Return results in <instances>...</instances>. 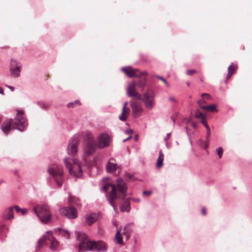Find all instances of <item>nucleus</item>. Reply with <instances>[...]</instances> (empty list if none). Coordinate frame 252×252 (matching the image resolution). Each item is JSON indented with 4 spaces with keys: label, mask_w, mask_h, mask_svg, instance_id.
I'll return each instance as SVG.
<instances>
[{
    "label": "nucleus",
    "mask_w": 252,
    "mask_h": 252,
    "mask_svg": "<svg viewBox=\"0 0 252 252\" xmlns=\"http://www.w3.org/2000/svg\"><path fill=\"white\" fill-rule=\"evenodd\" d=\"M238 66L236 64L232 63L228 67V74L226 77V81L229 80L231 76L235 73Z\"/></svg>",
    "instance_id": "obj_18"
},
{
    "label": "nucleus",
    "mask_w": 252,
    "mask_h": 252,
    "mask_svg": "<svg viewBox=\"0 0 252 252\" xmlns=\"http://www.w3.org/2000/svg\"><path fill=\"white\" fill-rule=\"evenodd\" d=\"M195 117L203 119V118H205V115L203 113H201L199 110H196L195 111Z\"/></svg>",
    "instance_id": "obj_32"
},
{
    "label": "nucleus",
    "mask_w": 252,
    "mask_h": 252,
    "mask_svg": "<svg viewBox=\"0 0 252 252\" xmlns=\"http://www.w3.org/2000/svg\"><path fill=\"white\" fill-rule=\"evenodd\" d=\"M23 110H19L17 111L15 121L12 119H10L3 122L0 126L2 132L8 134L12 129L24 131L28 124L26 119L23 116Z\"/></svg>",
    "instance_id": "obj_3"
},
{
    "label": "nucleus",
    "mask_w": 252,
    "mask_h": 252,
    "mask_svg": "<svg viewBox=\"0 0 252 252\" xmlns=\"http://www.w3.org/2000/svg\"><path fill=\"white\" fill-rule=\"evenodd\" d=\"M115 238V240L118 244H123V238L121 236L120 230H117V231L116 233Z\"/></svg>",
    "instance_id": "obj_26"
},
{
    "label": "nucleus",
    "mask_w": 252,
    "mask_h": 252,
    "mask_svg": "<svg viewBox=\"0 0 252 252\" xmlns=\"http://www.w3.org/2000/svg\"><path fill=\"white\" fill-rule=\"evenodd\" d=\"M14 206H11L6 209L2 213V218L6 220H11L14 219Z\"/></svg>",
    "instance_id": "obj_13"
},
{
    "label": "nucleus",
    "mask_w": 252,
    "mask_h": 252,
    "mask_svg": "<svg viewBox=\"0 0 252 252\" xmlns=\"http://www.w3.org/2000/svg\"><path fill=\"white\" fill-rule=\"evenodd\" d=\"M216 151L217 152L219 158H220L223 154L222 148L221 147H219V148L217 149Z\"/></svg>",
    "instance_id": "obj_35"
},
{
    "label": "nucleus",
    "mask_w": 252,
    "mask_h": 252,
    "mask_svg": "<svg viewBox=\"0 0 252 252\" xmlns=\"http://www.w3.org/2000/svg\"><path fill=\"white\" fill-rule=\"evenodd\" d=\"M20 67V65L18 62L14 59H12L10 62V67Z\"/></svg>",
    "instance_id": "obj_31"
},
{
    "label": "nucleus",
    "mask_w": 252,
    "mask_h": 252,
    "mask_svg": "<svg viewBox=\"0 0 252 252\" xmlns=\"http://www.w3.org/2000/svg\"><path fill=\"white\" fill-rule=\"evenodd\" d=\"M201 213L204 216L206 215V208L205 207H203L202 208V209H201Z\"/></svg>",
    "instance_id": "obj_41"
},
{
    "label": "nucleus",
    "mask_w": 252,
    "mask_h": 252,
    "mask_svg": "<svg viewBox=\"0 0 252 252\" xmlns=\"http://www.w3.org/2000/svg\"><path fill=\"white\" fill-rule=\"evenodd\" d=\"M77 237L81 241L79 245V252L95 250L98 252L105 251L107 249L105 244L102 241H91L88 240L85 234L77 232Z\"/></svg>",
    "instance_id": "obj_4"
},
{
    "label": "nucleus",
    "mask_w": 252,
    "mask_h": 252,
    "mask_svg": "<svg viewBox=\"0 0 252 252\" xmlns=\"http://www.w3.org/2000/svg\"><path fill=\"white\" fill-rule=\"evenodd\" d=\"M197 103L200 106H202L201 104H203V103H206V102L205 101V98L204 97H202V98L200 100H199L198 101H197Z\"/></svg>",
    "instance_id": "obj_38"
},
{
    "label": "nucleus",
    "mask_w": 252,
    "mask_h": 252,
    "mask_svg": "<svg viewBox=\"0 0 252 252\" xmlns=\"http://www.w3.org/2000/svg\"><path fill=\"white\" fill-rule=\"evenodd\" d=\"M168 100L173 103H178V99L174 96H170L168 97Z\"/></svg>",
    "instance_id": "obj_34"
},
{
    "label": "nucleus",
    "mask_w": 252,
    "mask_h": 252,
    "mask_svg": "<svg viewBox=\"0 0 252 252\" xmlns=\"http://www.w3.org/2000/svg\"><path fill=\"white\" fill-rule=\"evenodd\" d=\"M8 228L5 225L0 226V239L2 240L6 237Z\"/></svg>",
    "instance_id": "obj_22"
},
{
    "label": "nucleus",
    "mask_w": 252,
    "mask_h": 252,
    "mask_svg": "<svg viewBox=\"0 0 252 252\" xmlns=\"http://www.w3.org/2000/svg\"><path fill=\"white\" fill-rule=\"evenodd\" d=\"M74 105H75V104H74V103L73 102L68 103L67 104V107H73Z\"/></svg>",
    "instance_id": "obj_44"
},
{
    "label": "nucleus",
    "mask_w": 252,
    "mask_h": 252,
    "mask_svg": "<svg viewBox=\"0 0 252 252\" xmlns=\"http://www.w3.org/2000/svg\"><path fill=\"white\" fill-rule=\"evenodd\" d=\"M33 211L42 222L46 223L50 220L51 214L47 205H37L34 207Z\"/></svg>",
    "instance_id": "obj_8"
},
{
    "label": "nucleus",
    "mask_w": 252,
    "mask_h": 252,
    "mask_svg": "<svg viewBox=\"0 0 252 252\" xmlns=\"http://www.w3.org/2000/svg\"><path fill=\"white\" fill-rule=\"evenodd\" d=\"M126 133L128 134L131 135L133 133V131L132 129H129L126 131Z\"/></svg>",
    "instance_id": "obj_46"
},
{
    "label": "nucleus",
    "mask_w": 252,
    "mask_h": 252,
    "mask_svg": "<svg viewBox=\"0 0 252 252\" xmlns=\"http://www.w3.org/2000/svg\"><path fill=\"white\" fill-rule=\"evenodd\" d=\"M201 96L202 97H204L205 99H211V97L209 94H206V93L202 94L201 95Z\"/></svg>",
    "instance_id": "obj_37"
},
{
    "label": "nucleus",
    "mask_w": 252,
    "mask_h": 252,
    "mask_svg": "<svg viewBox=\"0 0 252 252\" xmlns=\"http://www.w3.org/2000/svg\"><path fill=\"white\" fill-rule=\"evenodd\" d=\"M64 162L70 175L78 178L82 175L81 163L77 159L66 158L64 159Z\"/></svg>",
    "instance_id": "obj_5"
},
{
    "label": "nucleus",
    "mask_w": 252,
    "mask_h": 252,
    "mask_svg": "<svg viewBox=\"0 0 252 252\" xmlns=\"http://www.w3.org/2000/svg\"><path fill=\"white\" fill-rule=\"evenodd\" d=\"M151 193V191H145L143 192V194L144 195H150Z\"/></svg>",
    "instance_id": "obj_43"
},
{
    "label": "nucleus",
    "mask_w": 252,
    "mask_h": 252,
    "mask_svg": "<svg viewBox=\"0 0 252 252\" xmlns=\"http://www.w3.org/2000/svg\"><path fill=\"white\" fill-rule=\"evenodd\" d=\"M157 77L159 79H160L161 81H162L163 83H164L167 86L168 85L167 81L165 80V79L164 78L160 77V76H158Z\"/></svg>",
    "instance_id": "obj_40"
},
{
    "label": "nucleus",
    "mask_w": 252,
    "mask_h": 252,
    "mask_svg": "<svg viewBox=\"0 0 252 252\" xmlns=\"http://www.w3.org/2000/svg\"><path fill=\"white\" fill-rule=\"evenodd\" d=\"M145 106L148 110H151L154 107L155 102L154 99V93L152 90L148 89L144 94V97L142 99Z\"/></svg>",
    "instance_id": "obj_9"
},
{
    "label": "nucleus",
    "mask_w": 252,
    "mask_h": 252,
    "mask_svg": "<svg viewBox=\"0 0 252 252\" xmlns=\"http://www.w3.org/2000/svg\"><path fill=\"white\" fill-rule=\"evenodd\" d=\"M43 108H44V109H46V107H45H45H44H44L43 106Z\"/></svg>",
    "instance_id": "obj_52"
},
{
    "label": "nucleus",
    "mask_w": 252,
    "mask_h": 252,
    "mask_svg": "<svg viewBox=\"0 0 252 252\" xmlns=\"http://www.w3.org/2000/svg\"><path fill=\"white\" fill-rule=\"evenodd\" d=\"M98 216L94 213H91L87 215L86 217L87 223L90 225L97 220Z\"/></svg>",
    "instance_id": "obj_17"
},
{
    "label": "nucleus",
    "mask_w": 252,
    "mask_h": 252,
    "mask_svg": "<svg viewBox=\"0 0 252 252\" xmlns=\"http://www.w3.org/2000/svg\"><path fill=\"white\" fill-rule=\"evenodd\" d=\"M131 136H129L127 138H126V139L124 140V141H126V140H128V139H130V138H131Z\"/></svg>",
    "instance_id": "obj_50"
},
{
    "label": "nucleus",
    "mask_w": 252,
    "mask_h": 252,
    "mask_svg": "<svg viewBox=\"0 0 252 252\" xmlns=\"http://www.w3.org/2000/svg\"><path fill=\"white\" fill-rule=\"evenodd\" d=\"M78 140L74 138L69 143L68 146V153L69 155H73L77 151Z\"/></svg>",
    "instance_id": "obj_14"
},
{
    "label": "nucleus",
    "mask_w": 252,
    "mask_h": 252,
    "mask_svg": "<svg viewBox=\"0 0 252 252\" xmlns=\"http://www.w3.org/2000/svg\"><path fill=\"white\" fill-rule=\"evenodd\" d=\"M122 212H128L129 211V202L128 200H126L121 205L120 207Z\"/></svg>",
    "instance_id": "obj_25"
},
{
    "label": "nucleus",
    "mask_w": 252,
    "mask_h": 252,
    "mask_svg": "<svg viewBox=\"0 0 252 252\" xmlns=\"http://www.w3.org/2000/svg\"><path fill=\"white\" fill-rule=\"evenodd\" d=\"M14 209L17 213H21L23 215L27 214L28 210L27 209H21L18 206H14Z\"/></svg>",
    "instance_id": "obj_28"
},
{
    "label": "nucleus",
    "mask_w": 252,
    "mask_h": 252,
    "mask_svg": "<svg viewBox=\"0 0 252 252\" xmlns=\"http://www.w3.org/2000/svg\"><path fill=\"white\" fill-rule=\"evenodd\" d=\"M45 238L48 239V241L50 243V248L52 250H55L59 246V242L52 236L51 232H49L48 236H46Z\"/></svg>",
    "instance_id": "obj_16"
},
{
    "label": "nucleus",
    "mask_w": 252,
    "mask_h": 252,
    "mask_svg": "<svg viewBox=\"0 0 252 252\" xmlns=\"http://www.w3.org/2000/svg\"><path fill=\"white\" fill-rule=\"evenodd\" d=\"M74 104L77 105H80L81 104L80 101L79 100H75L73 102Z\"/></svg>",
    "instance_id": "obj_42"
},
{
    "label": "nucleus",
    "mask_w": 252,
    "mask_h": 252,
    "mask_svg": "<svg viewBox=\"0 0 252 252\" xmlns=\"http://www.w3.org/2000/svg\"><path fill=\"white\" fill-rule=\"evenodd\" d=\"M0 94H1L2 95L4 94L3 90L1 87H0Z\"/></svg>",
    "instance_id": "obj_49"
},
{
    "label": "nucleus",
    "mask_w": 252,
    "mask_h": 252,
    "mask_svg": "<svg viewBox=\"0 0 252 252\" xmlns=\"http://www.w3.org/2000/svg\"><path fill=\"white\" fill-rule=\"evenodd\" d=\"M48 233L49 232H47L46 234L44 235L42 238L39 240L37 245V248L38 249H41L44 245H47V241H48V239L45 238V237L48 236Z\"/></svg>",
    "instance_id": "obj_20"
},
{
    "label": "nucleus",
    "mask_w": 252,
    "mask_h": 252,
    "mask_svg": "<svg viewBox=\"0 0 252 252\" xmlns=\"http://www.w3.org/2000/svg\"><path fill=\"white\" fill-rule=\"evenodd\" d=\"M6 87L7 88H8L9 89H10L12 91H14V88L13 87L11 86H8V85H6Z\"/></svg>",
    "instance_id": "obj_47"
},
{
    "label": "nucleus",
    "mask_w": 252,
    "mask_h": 252,
    "mask_svg": "<svg viewBox=\"0 0 252 252\" xmlns=\"http://www.w3.org/2000/svg\"><path fill=\"white\" fill-rule=\"evenodd\" d=\"M130 104L133 117L137 118L139 117L142 114L143 110L142 105L139 102L134 101H131Z\"/></svg>",
    "instance_id": "obj_11"
},
{
    "label": "nucleus",
    "mask_w": 252,
    "mask_h": 252,
    "mask_svg": "<svg viewBox=\"0 0 252 252\" xmlns=\"http://www.w3.org/2000/svg\"><path fill=\"white\" fill-rule=\"evenodd\" d=\"M127 104H128V102H125L123 104V108H129L128 107H127Z\"/></svg>",
    "instance_id": "obj_45"
},
{
    "label": "nucleus",
    "mask_w": 252,
    "mask_h": 252,
    "mask_svg": "<svg viewBox=\"0 0 252 252\" xmlns=\"http://www.w3.org/2000/svg\"><path fill=\"white\" fill-rule=\"evenodd\" d=\"M135 140H137V139H138V136H136L135 137Z\"/></svg>",
    "instance_id": "obj_51"
},
{
    "label": "nucleus",
    "mask_w": 252,
    "mask_h": 252,
    "mask_svg": "<svg viewBox=\"0 0 252 252\" xmlns=\"http://www.w3.org/2000/svg\"><path fill=\"white\" fill-rule=\"evenodd\" d=\"M200 108L210 112L217 111L216 105L215 104H211L207 106H200Z\"/></svg>",
    "instance_id": "obj_24"
},
{
    "label": "nucleus",
    "mask_w": 252,
    "mask_h": 252,
    "mask_svg": "<svg viewBox=\"0 0 252 252\" xmlns=\"http://www.w3.org/2000/svg\"><path fill=\"white\" fill-rule=\"evenodd\" d=\"M136 83L133 82L130 83L127 89V95L130 97H133L137 99H141L140 94L135 90Z\"/></svg>",
    "instance_id": "obj_12"
},
{
    "label": "nucleus",
    "mask_w": 252,
    "mask_h": 252,
    "mask_svg": "<svg viewBox=\"0 0 252 252\" xmlns=\"http://www.w3.org/2000/svg\"><path fill=\"white\" fill-rule=\"evenodd\" d=\"M126 176L129 179H131V180H133V176L132 175H129V174H127L126 175Z\"/></svg>",
    "instance_id": "obj_48"
},
{
    "label": "nucleus",
    "mask_w": 252,
    "mask_h": 252,
    "mask_svg": "<svg viewBox=\"0 0 252 252\" xmlns=\"http://www.w3.org/2000/svg\"><path fill=\"white\" fill-rule=\"evenodd\" d=\"M60 213L69 219H74L77 216L76 209L72 207H63L60 210Z\"/></svg>",
    "instance_id": "obj_10"
},
{
    "label": "nucleus",
    "mask_w": 252,
    "mask_h": 252,
    "mask_svg": "<svg viewBox=\"0 0 252 252\" xmlns=\"http://www.w3.org/2000/svg\"><path fill=\"white\" fill-rule=\"evenodd\" d=\"M130 114L129 108H123L121 114L119 116V118L122 121L126 120L128 116Z\"/></svg>",
    "instance_id": "obj_19"
},
{
    "label": "nucleus",
    "mask_w": 252,
    "mask_h": 252,
    "mask_svg": "<svg viewBox=\"0 0 252 252\" xmlns=\"http://www.w3.org/2000/svg\"><path fill=\"white\" fill-rule=\"evenodd\" d=\"M48 172L52 176L58 187H61L64 180L63 167L57 164H52L48 167Z\"/></svg>",
    "instance_id": "obj_6"
},
{
    "label": "nucleus",
    "mask_w": 252,
    "mask_h": 252,
    "mask_svg": "<svg viewBox=\"0 0 252 252\" xmlns=\"http://www.w3.org/2000/svg\"><path fill=\"white\" fill-rule=\"evenodd\" d=\"M196 71L195 70H188L187 71V73L188 75H192L193 73H195Z\"/></svg>",
    "instance_id": "obj_39"
},
{
    "label": "nucleus",
    "mask_w": 252,
    "mask_h": 252,
    "mask_svg": "<svg viewBox=\"0 0 252 252\" xmlns=\"http://www.w3.org/2000/svg\"><path fill=\"white\" fill-rule=\"evenodd\" d=\"M124 235H125L126 239H128L130 236V231L128 228V226L126 225L124 228V231L123 232Z\"/></svg>",
    "instance_id": "obj_30"
},
{
    "label": "nucleus",
    "mask_w": 252,
    "mask_h": 252,
    "mask_svg": "<svg viewBox=\"0 0 252 252\" xmlns=\"http://www.w3.org/2000/svg\"><path fill=\"white\" fill-rule=\"evenodd\" d=\"M86 146L84 148V152L86 155H90L93 154L96 147L103 148L109 146L110 137L106 133L100 134L98 137V142L96 144L93 134L90 132H86L83 135Z\"/></svg>",
    "instance_id": "obj_1"
},
{
    "label": "nucleus",
    "mask_w": 252,
    "mask_h": 252,
    "mask_svg": "<svg viewBox=\"0 0 252 252\" xmlns=\"http://www.w3.org/2000/svg\"><path fill=\"white\" fill-rule=\"evenodd\" d=\"M117 188L114 185L107 184L103 186V190L106 191L109 187L111 188V190L107 195L108 200L112 206L116 210L115 200L117 198L124 199L126 195L127 186L124 181L121 178L117 180Z\"/></svg>",
    "instance_id": "obj_2"
},
{
    "label": "nucleus",
    "mask_w": 252,
    "mask_h": 252,
    "mask_svg": "<svg viewBox=\"0 0 252 252\" xmlns=\"http://www.w3.org/2000/svg\"><path fill=\"white\" fill-rule=\"evenodd\" d=\"M119 168L115 159L111 158L107 162L106 170L109 173H113Z\"/></svg>",
    "instance_id": "obj_15"
},
{
    "label": "nucleus",
    "mask_w": 252,
    "mask_h": 252,
    "mask_svg": "<svg viewBox=\"0 0 252 252\" xmlns=\"http://www.w3.org/2000/svg\"><path fill=\"white\" fill-rule=\"evenodd\" d=\"M201 123L205 126L206 129H208V128H210L208 124H207V122L205 121V118H203V119H201Z\"/></svg>",
    "instance_id": "obj_36"
},
{
    "label": "nucleus",
    "mask_w": 252,
    "mask_h": 252,
    "mask_svg": "<svg viewBox=\"0 0 252 252\" xmlns=\"http://www.w3.org/2000/svg\"><path fill=\"white\" fill-rule=\"evenodd\" d=\"M207 129V135H206V142L204 144V148H207V147L209 146V137L211 135V130L210 128H208Z\"/></svg>",
    "instance_id": "obj_27"
},
{
    "label": "nucleus",
    "mask_w": 252,
    "mask_h": 252,
    "mask_svg": "<svg viewBox=\"0 0 252 252\" xmlns=\"http://www.w3.org/2000/svg\"><path fill=\"white\" fill-rule=\"evenodd\" d=\"M79 199L74 196H69L68 198L69 203H74L76 205H79Z\"/></svg>",
    "instance_id": "obj_29"
},
{
    "label": "nucleus",
    "mask_w": 252,
    "mask_h": 252,
    "mask_svg": "<svg viewBox=\"0 0 252 252\" xmlns=\"http://www.w3.org/2000/svg\"><path fill=\"white\" fill-rule=\"evenodd\" d=\"M164 158V155L161 151L159 152V156L157 159L156 162V167L158 168H161L163 165V161Z\"/></svg>",
    "instance_id": "obj_21"
},
{
    "label": "nucleus",
    "mask_w": 252,
    "mask_h": 252,
    "mask_svg": "<svg viewBox=\"0 0 252 252\" xmlns=\"http://www.w3.org/2000/svg\"><path fill=\"white\" fill-rule=\"evenodd\" d=\"M20 67H10L11 75L14 77H18L20 74Z\"/></svg>",
    "instance_id": "obj_23"
},
{
    "label": "nucleus",
    "mask_w": 252,
    "mask_h": 252,
    "mask_svg": "<svg viewBox=\"0 0 252 252\" xmlns=\"http://www.w3.org/2000/svg\"><path fill=\"white\" fill-rule=\"evenodd\" d=\"M122 70L129 77H136L140 78V80L138 83L137 85L142 90H143L145 86L146 72H142L138 69H133L129 66L123 67Z\"/></svg>",
    "instance_id": "obj_7"
},
{
    "label": "nucleus",
    "mask_w": 252,
    "mask_h": 252,
    "mask_svg": "<svg viewBox=\"0 0 252 252\" xmlns=\"http://www.w3.org/2000/svg\"><path fill=\"white\" fill-rule=\"evenodd\" d=\"M59 233L65 238H68L69 237L70 234L68 231L60 229L59 230Z\"/></svg>",
    "instance_id": "obj_33"
}]
</instances>
